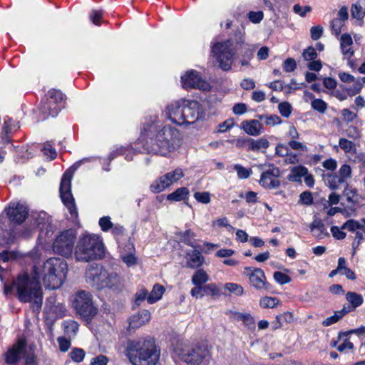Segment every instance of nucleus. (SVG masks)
Masks as SVG:
<instances>
[{
  "instance_id": "7",
  "label": "nucleus",
  "mask_w": 365,
  "mask_h": 365,
  "mask_svg": "<svg viewBox=\"0 0 365 365\" xmlns=\"http://www.w3.org/2000/svg\"><path fill=\"white\" fill-rule=\"evenodd\" d=\"M104 247L100 237L93 234H83L76 244L74 257L76 261L88 262L103 257Z\"/></svg>"
},
{
  "instance_id": "24",
  "label": "nucleus",
  "mask_w": 365,
  "mask_h": 365,
  "mask_svg": "<svg viewBox=\"0 0 365 365\" xmlns=\"http://www.w3.org/2000/svg\"><path fill=\"white\" fill-rule=\"evenodd\" d=\"M241 128L248 135L258 136L263 133V126L257 120H247L241 123Z\"/></svg>"
},
{
  "instance_id": "51",
  "label": "nucleus",
  "mask_w": 365,
  "mask_h": 365,
  "mask_svg": "<svg viewBox=\"0 0 365 365\" xmlns=\"http://www.w3.org/2000/svg\"><path fill=\"white\" fill-rule=\"evenodd\" d=\"M22 365H39L37 355L34 352L29 353L24 359Z\"/></svg>"
},
{
  "instance_id": "52",
  "label": "nucleus",
  "mask_w": 365,
  "mask_h": 365,
  "mask_svg": "<svg viewBox=\"0 0 365 365\" xmlns=\"http://www.w3.org/2000/svg\"><path fill=\"white\" fill-rule=\"evenodd\" d=\"M98 224L103 232H108L110 230L111 227H113V222H111L110 217L108 216L100 218Z\"/></svg>"
},
{
  "instance_id": "37",
  "label": "nucleus",
  "mask_w": 365,
  "mask_h": 365,
  "mask_svg": "<svg viewBox=\"0 0 365 365\" xmlns=\"http://www.w3.org/2000/svg\"><path fill=\"white\" fill-rule=\"evenodd\" d=\"M346 299L352 305L354 308L360 306L364 301L363 297L361 294L351 292L346 293Z\"/></svg>"
},
{
  "instance_id": "54",
  "label": "nucleus",
  "mask_w": 365,
  "mask_h": 365,
  "mask_svg": "<svg viewBox=\"0 0 365 365\" xmlns=\"http://www.w3.org/2000/svg\"><path fill=\"white\" fill-rule=\"evenodd\" d=\"M344 22L345 21L338 19L336 18H335L332 20V21L331 22V26L332 32L335 35H339V34L341 31L342 27L344 25Z\"/></svg>"
},
{
  "instance_id": "10",
  "label": "nucleus",
  "mask_w": 365,
  "mask_h": 365,
  "mask_svg": "<svg viewBox=\"0 0 365 365\" xmlns=\"http://www.w3.org/2000/svg\"><path fill=\"white\" fill-rule=\"evenodd\" d=\"M73 306L76 313L86 322H90L98 313V309L93 303L92 295L88 292H78L75 295Z\"/></svg>"
},
{
  "instance_id": "58",
  "label": "nucleus",
  "mask_w": 365,
  "mask_h": 365,
  "mask_svg": "<svg viewBox=\"0 0 365 365\" xmlns=\"http://www.w3.org/2000/svg\"><path fill=\"white\" fill-rule=\"evenodd\" d=\"M352 83L353 85L348 89V93L350 96H354L359 93L363 88L362 82H361V81H357L356 78H355L354 81Z\"/></svg>"
},
{
  "instance_id": "32",
  "label": "nucleus",
  "mask_w": 365,
  "mask_h": 365,
  "mask_svg": "<svg viewBox=\"0 0 365 365\" xmlns=\"http://www.w3.org/2000/svg\"><path fill=\"white\" fill-rule=\"evenodd\" d=\"M188 195V189L185 187H182L177 189L175 192L169 194L167 196V200L169 201L179 202L187 198Z\"/></svg>"
},
{
  "instance_id": "42",
  "label": "nucleus",
  "mask_w": 365,
  "mask_h": 365,
  "mask_svg": "<svg viewBox=\"0 0 365 365\" xmlns=\"http://www.w3.org/2000/svg\"><path fill=\"white\" fill-rule=\"evenodd\" d=\"M225 289L237 296H241L244 292L243 287L236 283H226L225 284Z\"/></svg>"
},
{
  "instance_id": "29",
  "label": "nucleus",
  "mask_w": 365,
  "mask_h": 365,
  "mask_svg": "<svg viewBox=\"0 0 365 365\" xmlns=\"http://www.w3.org/2000/svg\"><path fill=\"white\" fill-rule=\"evenodd\" d=\"M65 334L69 338H73L76 336L78 331L79 324L73 320H66L62 324Z\"/></svg>"
},
{
  "instance_id": "64",
  "label": "nucleus",
  "mask_w": 365,
  "mask_h": 365,
  "mask_svg": "<svg viewBox=\"0 0 365 365\" xmlns=\"http://www.w3.org/2000/svg\"><path fill=\"white\" fill-rule=\"evenodd\" d=\"M108 362V358L104 355H98L92 359L91 365H107Z\"/></svg>"
},
{
  "instance_id": "56",
  "label": "nucleus",
  "mask_w": 365,
  "mask_h": 365,
  "mask_svg": "<svg viewBox=\"0 0 365 365\" xmlns=\"http://www.w3.org/2000/svg\"><path fill=\"white\" fill-rule=\"evenodd\" d=\"M274 279L279 284H285L291 281L288 275L281 272H275L274 273Z\"/></svg>"
},
{
  "instance_id": "13",
  "label": "nucleus",
  "mask_w": 365,
  "mask_h": 365,
  "mask_svg": "<svg viewBox=\"0 0 365 365\" xmlns=\"http://www.w3.org/2000/svg\"><path fill=\"white\" fill-rule=\"evenodd\" d=\"M32 217L36 226L40 230L38 245L32 252V255H36L37 250L40 246L43 248H46L45 244L47 242L46 237H48L50 232L53 233V227L51 225V217L45 212L35 213Z\"/></svg>"
},
{
  "instance_id": "47",
  "label": "nucleus",
  "mask_w": 365,
  "mask_h": 365,
  "mask_svg": "<svg viewBox=\"0 0 365 365\" xmlns=\"http://www.w3.org/2000/svg\"><path fill=\"white\" fill-rule=\"evenodd\" d=\"M278 109L280 114L285 118L289 117L292 111L291 104L286 101L280 103L278 106Z\"/></svg>"
},
{
  "instance_id": "5",
  "label": "nucleus",
  "mask_w": 365,
  "mask_h": 365,
  "mask_svg": "<svg viewBox=\"0 0 365 365\" xmlns=\"http://www.w3.org/2000/svg\"><path fill=\"white\" fill-rule=\"evenodd\" d=\"M38 279L42 278L44 286L51 289L59 288L66 279L68 272L66 262L60 257H51L41 268L35 267Z\"/></svg>"
},
{
  "instance_id": "11",
  "label": "nucleus",
  "mask_w": 365,
  "mask_h": 365,
  "mask_svg": "<svg viewBox=\"0 0 365 365\" xmlns=\"http://www.w3.org/2000/svg\"><path fill=\"white\" fill-rule=\"evenodd\" d=\"M76 238V234L73 230L60 232L53 242V252L66 257H71Z\"/></svg>"
},
{
  "instance_id": "25",
  "label": "nucleus",
  "mask_w": 365,
  "mask_h": 365,
  "mask_svg": "<svg viewBox=\"0 0 365 365\" xmlns=\"http://www.w3.org/2000/svg\"><path fill=\"white\" fill-rule=\"evenodd\" d=\"M204 262V257L198 250H192L187 253V267L194 269L200 267Z\"/></svg>"
},
{
  "instance_id": "26",
  "label": "nucleus",
  "mask_w": 365,
  "mask_h": 365,
  "mask_svg": "<svg viewBox=\"0 0 365 365\" xmlns=\"http://www.w3.org/2000/svg\"><path fill=\"white\" fill-rule=\"evenodd\" d=\"M308 169L302 165L294 166L290 169V173L287 175V180L291 182H299L302 178L307 175Z\"/></svg>"
},
{
  "instance_id": "63",
  "label": "nucleus",
  "mask_w": 365,
  "mask_h": 365,
  "mask_svg": "<svg viewBox=\"0 0 365 365\" xmlns=\"http://www.w3.org/2000/svg\"><path fill=\"white\" fill-rule=\"evenodd\" d=\"M302 55L306 61H313L317 57V53L313 47H309L304 50Z\"/></svg>"
},
{
  "instance_id": "55",
  "label": "nucleus",
  "mask_w": 365,
  "mask_h": 365,
  "mask_svg": "<svg viewBox=\"0 0 365 365\" xmlns=\"http://www.w3.org/2000/svg\"><path fill=\"white\" fill-rule=\"evenodd\" d=\"M293 319V315L290 312H286L283 314L277 316L276 317V324L274 325V329H278L281 327V320H284L286 322H291Z\"/></svg>"
},
{
  "instance_id": "36",
  "label": "nucleus",
  "mask_w": 365,
  "mask_h": 365,
  "mask_svg": "<svg viewBox=\"0 0 365 365\" xmlns=\"http://www.w3.org/2000/svg\"><path fill=\"white\" fill-rule=\"evenodd\" d=\"M339 145L346 153L355 154L356 153L355 143L346 138H340Z\"/></svg>"
},
{
  "instance_id": "38",
  "label": "nucleus",
  "mask_w": 365,
  "mask_h": 365,
  "mask_svg": "<svg viewBox=\"0 0 365 365\" xmlns=\"http://www.w3.org/2000/svg\"><path fill=\"white\" fill-rule=\"evenodd\" d=\"M279 304V300L276 297H264L259 300V305L262 308L271 309Z\"/></svg>"
},
{
  "instance_id": "21",
  "label": "nucleus",
  "mask_w": 365,
  "mask_h": 365,
  "mask_svg": "<svg viewBox=\"0 0 365 365\" xmlns=\"http://www.w3.org/2000/svg\"><path fill=\"white\" fill-rule=\"evenodd\" d=\"M135 247L133 243L128 242L120 252L122 261L128 266L131 267L137 264V257L135 255Z\"/></svg>"
},
{
  "instance_id": "9",
  "label": "nucleus",
  "mask_w": 365,
  "mask_h": 365,
  "mask_svg": "<svg viewBox=\"0 0 365 365\" xmlns=\"http://www.w3.org/2000/svg\"><path fill=\"white\" fill-rule=\"evenodd\" d=\"M237 43L230 40H222L214 43L212 46V53L223 71L231 69L234 57L237 52Z\"/></svg>"
},
{
  "instance_id": "20",
  "label": "nucleus",
  "mask_w": 365,
  "mask_h": 365,
  "mask_svg": "<svg viewBox=\"0 0 365 365\" xmlns=\"http://www.w3.org/2000/svg\"><path fill=\"white\" fill-rule=\"evenodd\" d=\"M236 145L238 147L245 146L247 150L257 152L266 150L269 146V143L265 138L258 139L247 138L238 139Z\"/></svg>"
},
{
  "instance_id": "49",
  "label": "nucleus",
  "mask_w": 365,
  "mask_h": 365,
  "mask_svg": "<svg viewBox=\"0 0 365 365\" xmlns=\"http://www.w3.org/2000/svg\"><path fill=\"white\" fill-rule=\"evenodd\" d=\"M212 225L216 227H226L228 231L234 230V227L230 225L228 219L225 217L217 219L212 222Z\"/></svg>"
},
{
  "instance_id": "19",
  "label": "nucleus",
  "mask_w": 365,
  "mask_h": 365,
  "mask_svg": "<svg viewBox=\"0 0 365 365\" xmlns=\"http://www.w3.org/2000/svg\"><path fill=\"white\" fill-rule=\"evenodd\" d=\"M49 100L43 105V112L48 113L49 115L55 117L61 110L59 104L63 100V95L61 91L56 89L49 90L48 92Z\"/></svg>"
},
{
  "instance_id": "23",
  "label": "nucleus",
  "mask_w": 365,
  "mask_h": 365,
  "mask_svg": "<svg viewBox=\"0 0 365 365\" xmlns=\"http://www.w3.org/2000/svg\"><path fill=\"white\" fill-rule=\"evenodd\" d=\"M151 314L148 310H141L130 318L129 326L132 329L139 328L148 323Z\"/></svg>"
},
{
  "instance_id": "46",
  "label": "nucleus",
  "mask_w": 365,
  "mask_h": 365,
  "mask_svg": "<svg viewBox=\"0 0 365 365\" xmlns=\"http://www.w3.org/2000/svg\"><path fill=\"white\" fill-rule=\"evenodd\" d=\"M57 343H58L59 350L63 353L68 351L71 346V342L70 339H68L64 336L58 337Z\"/></svg>"
},
{
  "instance_id": "48",
  "label": "nucleus",
  "mask_w": 365,
  "mask_h": 365,
  "mask_svg": "<svg viewBox=\"0 0 365 365\" xmlns=\"http://www.w3.org/2000/svg\"><path fill=\"white\" fill-rule=\"evenodd\" d=\"M194 198L200 203L208 204L210 202V193L208 192H196L193 195Z\"/></svg>"
},
{
  "instance_id": "59",
  "label": "nucleus",
  "mask_w": 365,
  "mask_h": 365,
  "mask_svg": "<svg viewBox=\"0 0 365 365\" xmlns=\"http://www.w3.org/2000/svg\"><path fill=\"white\" fill-rule=\"evenodd\" d=\"M299 201L302 204L309 205L313 202V197L311 192L305 191L300 194Z\"/></svg>"
},
{
  "instance_id": "14",
  "label": "nucleus",
  "mask_w": 365,
  "mask_h": 365,
  "mask_svg": "<svg viewBox=\"0 0 365 365\" xmlns=\"http://www.w3.org/2000/svg\"><path fill=\"white\" fill-rule=\"evenodd\" d=\"M27 341L24 337H19L14 344L8 347L3 354L5 364L18 365L20 361L28 354Z\"/></svg>"
},
{
  "instance_id": "16",
  "label": "nucleus",
  "mask_w": 365,
  "mask_h": 365,
  "mask_svg": "<svg viewBox=\"0 0 365 365\" xmlns=\"http://www.w3.org/2000/svg\"><path fill=\"white\" fill-rule=\"evenodd\" d=\"M181 84L185 89L198 88L206 91L210 89V85L204 80L200 73L193 69L186 71L181 76Z\"/></svg>"
},
{
  "instance_id": "12",
  "label": "nucleus",
  "mask_w": 365,
  "mask_h": 365,
  "mask_svg": "<svg viewBox=\"0 0 365 365\" xmlns=\"http://www.w3.org/2000/svg\"><path fill=\"white\" fill-rule=\"evenodd\" d=\"M72 172L67 170L63 175L60 185V196L64 205L67 207L71 217L76 218L78 212L71 193Z\"/></svg>"
},
{
  "instance_id": "3",
  "label": "nucleus",
  "mask_w": 365,
  "mask_h": 365,
  "mask_svg": "<svg viewBox=\"0 0 365 365\" xmlns=\"http://www.w3.org/2000/svg\"><path fill=\"white\" fill-rule=\"evenodd\" d=\"M166 117L178 125H188L203 117V110L196 101L180 99L170 103L165 109Z\"/></svg>"
},
{
  "instance_id": "43",
  "label": "nucleus",
  "mask_w": 365,
  "mask_h": 365,
  "mask_svg": "<svg viewBox=\"0 0 365 365\" xmlns=\"http://www.w3.org/2000/svg\"><path fill=\"white\" fill-rule=\"evenodd\" d=\"M342 229L348 230L350 232H355L358 229L364 228V225L355 220H349L341 226Z\"/></svg>"
},
{
  "instance_id": "39",
  "label": "nucleus",
  "mask_w": 365,
  "mask_h": 365,
  "mask_svg": "<svg viewBox=\"0 0 365 365\" xmlns=\"http://www.w3.org/2000/svg\"><path fill=\"white\" fill-rule=\"evenodd\" d=\"M347 313L344 309L334 312V314L327 317L322 322V325L324 327H329L331 324L337 322L342 317Z\"/></svg>"
},
{
  "instance_id": "61",
  "label": "nucleus",
  "mask_w": 365,
  "mask_h": 365,
  "mask_svg": "<svg viewBox=\"0 0 365 365\" xmlns=\"http://www.w3.org/2000/svg\"><path fill=\"white\" fill-rule=\"evenodd\" d=\"M42 150L44 155L48 156L50 160H53L56 158L57 155L56 150L50 144L44 145Z\"/></svg>"
},
{
  "instance_id": "60",
  "label": "nucleus",
  "mask_w": 365,
  "mask_h": 365,
  "mask_svg": "<svg viewBox=\"0 0 365 365\" xmlns=\"http://www.w3.org/2000/svg\"><path fill=\"white\" fill-rule=\"evenodd\" d=\"M289 146L294 150L307 151L308 148L303 143L292 140L288 143Z\"/></svg>"
},
{
  "instance_id": "27",
  "label": "nucleus",
  "mask_w": 365,
  "mask_h": 365,
  "mask_svg": "<svg viewBox=\"0 0 365 365\" xmlns=\"http://www.w3.org/2000/svg\"><path fill=\"white\" fill-rule=\"evenodd\" d=\"M165 292V287L159 284H155L147 297V302L149 304H154L162 299Z\"/></svg>"
},
{
  "instance_id": "34",
  "label": "nucleus",
  "mask_w": 365,
  "mask_h": 365,
  "mask_svg": "<svg viewBox=\"0 0 365 365\" xmlns=\"http://www.w3.org/2000/svg\"><path fill=\"white\" fill-rule=\"evenodd\" d=\"M164 175L168 181L169 185H171L183 178L185 174L181 168H178L170 172L167 173Z\"/></svg>"
},
{
  "instance_id": "62",
  "label": "nucleus",
  "mask_w": 365,
  "mask_h": 365,
  "mask_svg": "<svg viewBox=\"0 0 365 365\" xmlns=\"http://www.w3.org/2000/svg\"><path fill=\"white\" fill-rule=\"evenodd\" d=\"M102 12L98 10H93L90 14L91 21L96 25L99 26L101 22Z\"/></svg>"
},
{
  "instance_id": "41",
  "label": "nucleus",
  "mask_w": 365,
  "mask_h": 365,
  "mask_svg": "<svg viewBox=\"0 0 365 365\" xmlns=\"http://www.w3.org/2000/svg\"><path fill=\"white\" fill-rule=\"evenodd\" d=\"M259 118L261 120H263L265 123V124H267L268 125H271V126L279 125L282 122L280 118L277 115H261L259 116Z\"/></svg>"
},
{
  "instance_id": "22",
  "label": "nucleus",
  "mask_w": 365,
  "mask_h": 365,
  "mask_svg": "<svg viewBox=\"0 0 365 365\" xmlns=\"http://www.w3.org/2000/svg\"><path fill=\"white\" fill-rule=\"evenodd\" d=\"M340 50L343 56L346 58H350L354 53V42L351 36L349 34H343L339 38Z\"/></svg>"
},
{
  "instance_id": "28",
  "label": "nucleus",
  "mask_w": 365,
  "mask_h": 365,
  "mask_svg": "<svg viewBox=\"0 0 365 365\" xmlns=\"http://www.w3.org/2000/svg\"><path fill=\"white\" fill-rule=\"evenodd\" d=\"M170 186L163 175L153 181L150 185V190L153 193H160Z\"/></svg>"
},
{
  "instance_id": "35",
  "label": "nucleus",
  "mask_w": 365,
  "mask_h": 365,
  "mask_svg": "<svg viewBox=\"0 0 365 365\" xmlns=\"http://www.w3.org/2000/svg\"><path fill=\"white\" fill-rule=\"evenodd\" d=\"M68 356L74 363H81L86 357V351L84 349L78 347L72 348Z\"/></svg>"
},
{
  "instance_id": "53",
  "label": "nucleus",
  "mask_w": 365,
  "mask_h": 365,
  "mask_svg": "<svg viewBox=\"0 0 365 365\" xmlns=\"http://www.w3.org/2000/svg\"><path fill=\"white\" fill-rule=\"evenodd\" d=\"M249 20L253 24H259L264 18V14L261 11H250L247 14Z\"/></svg>"
},
{
  "instance_id": "30",
  "label": "nucleus",
  "mask_w": 365,
  "mask_h": 365,
  "mask_svg": "<svg viewBox=\"0 0 365 365\" xmlns=\"http://www.w3.org/2000/svg\"><path fill=\"white\" fill-rule=\"evenodd\" d=\"M235 319L237 321H242L245 327L252 329L255 327V320L249 313H235Z\"/></svg>"
},
{
  "instance_id": "6",
  "label": "nucleus",
  "mask_w": 365,
  "mask_h": 365,
  "mask_svg": "<svg viewBox=\"0 0 365 365\" xmlns=\"http://www.w3.org/2000/svg\"><path fill=\"white\" fill-rule=\"evenodd\" d=\"M173 359L179 365H200L207 364L212 359L210 349L208 346L178 345L173 354Z\"/></svg>"
},
{
  "instance_id": "8",
  "label": "nucleus",
  "mask_w": 365,
  "mask_h": 365,
  "mask_svg": "<svg viewBox=\"0 0 365 365\" xmlns=\"http://www.w3.org/2000/svg\"><path fill=\"white\" fill-rule=\"evenodd\" d=\"M86 279L87 283L96 289H115L120 284V277L117 273L110 272L99 264L88 266L86 272Z\"/></svg>"
},
{
  "instance_id": "15",
  "label": "nucleus",
  "mask_w": 365,
  "mask_h": 365,
  "mask_svg": "<svg viewBox=\"0 0 365 365\" xmlns=\"http://www.w3.org/2000/svg\"><path fill=\"white\" fill-rule=\"evenodd\" d=\"M257 168L262 171L259 181L261 186L269 189H276L279 187L280 170L277 167L273 164H260Z\"/></svg>"
},
{
  "instance_id": "57",
  "label": "nucleus",
  "mask_w": 365,
  "mask_h": 365,
  "mask_svg": "<svg viewBox=\"0 0 365 365\" xmlns=\"http://www.w3.org/2000/svg\"><path fill=\"white\" fill-rule=\"evenodd\" d=\"M313 109L323 113L327 110V103L321 99H315L312 102Z\"/></svg>"
},
{
  "instance_id": "40",
  "label": "nucleus",
  "mask_w": 365,
  "mask_h": 365,
  "mask_svg": "<svg viewBox=\"0 0 365 365\" xmlns=\"http://www.w3.org/2000/svg\"><path fill=\"white\" fill-rule=\"evenodd\" d=\"M233 169L236 171L238 178L242 180L248 178L252 174L251 168H246L239 164L235 165Z\"/></svg>"
},
{
  "instance_id": "18",
  "label": "nucleus",
  "mask_w": 365,
  "mask_h": 365,
  "mask_svg": "<svg viewBox=\"0 0 365 365\" xmlns=\"http://www.w3.org/2000/svg\"><path fill=\"white\" fill-rule=\"evenodd\" d=\"M5 212L11 222L21 224L27 217L28 207L20 202H11L5 209Z\"/></svg>"
},
{
  "instance_id": "44",
  "label": "nucleus",
  "mask_w": 365,
  "mask_h": 365,
  "mask_svg": "<svg viewBox=\"0 0 365 365\" xmlns=\"http://www.w3.org/2000/svg\"><path fill=\"white\" fill-rule=\"evenodd\" d=\"M17 257V253L14 251H9L5 249L0 252V262H8L15 259Z\"/></svg>"
},
{
  "instance_id": "50",
  "label": "nucleus",
  "mask_w": 365,
  "mask_h": 365,
  "mask_svg": "<svg viewBox=\"0 0 365 365\" xmlns=\"http://www.w3.org/2000/svg\"><path fill=\"white\" fill-rule=\"evenodd\" d=\"M339 176L342 180L350 178L351 176V168L347 164L342 165L339 170Z\"/></svg>"
},
{
  "instance_id": "17",
  "label": "nucleus",
  "mask_w": 365,
  "mask_h": 365,
  "mask_svg": "<svg viewBox=\"0 0 365 365\" xmlns=\"http://www.w3.org/2000/svg\"><path fill=\"white\" fill-rule=\"evenodd\" d=\"M243 274L249 279L250 285L255 289L257 290L268 289L269 284L262 269L247 267L244 269Z\"/></svg>"
},
{
  "instance_id": "45",
  "label": "nucleus",
  "mask_w": 365,
  "mask_h": 365,
  "mask_svg": "<svg viewBox=\"0 0 365 365\" xmlns=\"http://www.w3.org/2000/svg\"><path fill=\"white\" fill-rule=\"evenodd\" d=\"M344 182L341 178L336 175H329L328 178V184L330 188L332 190H336L339 187V185Z\"/></svg>"
},
{
  "instance_id": "31",
  "label": "nucleus",
  "mask_w": 365,
  "mask_h": 365,
  "mask_svg": "<svg viewBox=\"0 0 365 365\" xmlns=\"http://www.w3.org/2000/svg\"><path fill=\"white\" fill-rule=\"evenodd\" d=\"M210 280L209 275L202 269H199L197 271L195 272L192 277V283L194 285H201L202 286L203 284L207 282Z\"/></svg>"
},
{
  "instance_id": "1",
  "label": "nucleus",
  "mask_w": 365,
  "mask_h": 365,
  "mask_svg": "<svg viewBox=\"0 0 365 365\" xmlns=\"http://www.w3.org/2000/svg\"><path fill=\"white\" fill-rule=\"evenodd\" d=\"M138 140L148 153L167 157L181 146L182 135L176 128L155 117L144 123Z\"/></svg>"
},
{
  "instance_id": "33",
  "label": "nucleus",
  "mask_w": 365,
  "mask_h": 365,
  "mask_svg": "<svg viewBox=\"0 0 365 365\" xmlns=\"http://www.w3.org/2000/svg\"><path fill=\"white\" fill-rule=\"evenodd\" d=\"M365 14V0H359L351 7V16L356 19H361Z\"/></svg>"
},
{
  "instance_id": "4",
  "label": "nucleus",
  "mask_w": 365,
  "mask_h": 365,
  "mask_svg": "<svg viewBox=\"0 0 365 365\" xmlns=\"http://www.w3.org/2000/svg\"><path fill=\"white\" fill-rule=\"evenodd\" d=\"M160 351L152 338L130 341L127 348V356L133 365H156Z\"/></svg>"
},
{
  "instance_id": "2",
  "label": "nucleus",
  "mask_w": 365,
  "mask_h": 365,
  "mask_svg": "<svg viewBox=\"0 0 365 365\" xmlns=\"http://www.w3.org/2000/svg\"><path fill=\"white\" fill-rule=\"evenodd\" d=\"M37 275L38 273L36 269L30 274L26 272L19 274L11 282L4 284V294H13L20 302L31 303L37 309L40 308L43 292Z\"/></svg>"
}]
</instances>
